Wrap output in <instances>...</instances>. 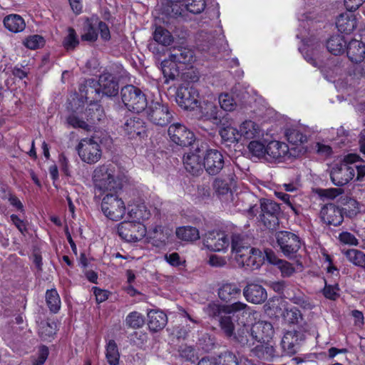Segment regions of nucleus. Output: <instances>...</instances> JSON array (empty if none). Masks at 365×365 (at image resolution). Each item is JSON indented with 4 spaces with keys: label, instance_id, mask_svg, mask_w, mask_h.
Returning a JSON list of instances; mask_svg holds the SVG:
<instances>
[{
    "label": "nucleus",
    "instance_id": "1",
    "mask_svg": "<svg viewBox=\"0 0 365 365\" xmlns=\"http://www.w3.org/2000/svg\"><path fill=\"white\" fill-rule=\"evenodd\" d=\"M105 118V113L102 106L96 102L90 103L85 110L78 115L71 113L66 118V123L73 128H81L86 131L94 130Z\"/></svg>",
    "mask_w": 365,
    "mask_h": 365
},
{
    "label": "nucleus",
    "instance_id": "2",
    "mask_svg": "<svg viewBox=\"0 0 365 365\" xmlns=\"http://www.w3.org/2000/svg\"><path fill=\"white\" fill-rule=\"evenodd\" d=\"M259 212L258 220L267 228L273 230L279 225L281 208L276 202L267 198H261L259 207L255 205L247 210L250 217H255Z\"/></svg>",
    "mask_w": 365,
    "mask_h": 365
},
{
    "label": "nucleus",
    "instance_id": "3",
    "mask_svg": "<svg viewBox=\"0 0 365 365\" xmlns=\"http://www.w3.org/2000/svg\"><path fill=\"white\" fill-rule=\"evenodd\" d=\"M113 165L98 166L93 171V180L95 188L102 192H117L122 188L121 180L115 175Z\"/></svg>",
    "mask_w": 365,
    "mask_h": 365
},
{
    "label": "nucleus",
    "instance_id": "4",
    "mask_svg": "<svg viewBox=\"0 0 365 365\" xmlns=\"http://www.w3.org/2000/svg\"><path fill=\"white\" fill-rule=\"evenodd\" d=\"M360 157L354 153H350L344 157L339 163L334 165L330 173L332 182L339 187L346 185L354 177V168L351 163L359 161Z\"/></svg>",
    "mask_w": 365,
    "mask_h": 365
},
{
    "label": "nucleus",
    "instance_id": "5",
    "mask_svg": "<svg viewBox=\"0 0 365 365\" xmlns=\"http://www.w3.org/2000/svg\"><path fill=\"white\" fill-rule=\"evenodd\" d=\"M120 97L125 106L133 112L140 113L144 110L148 104L145 95L133 85L123 86L120 90Z\"/></svg>",
    "mask_w": 365,
    "mask_h": 365
},
{
    "label": "nucleus",
    "instance_id": "6",
    "mask_svg": "<svg viewBox=\"0 0 365 365\" xmlns=\"http://www.w3.org/2000/svg\"><path fill=\"white\" fill-rule=\"evenodd\" d=\"M212 314L221 313L228 314L238 325L245 326L247 322L245 319L250 317L252 314L251 308L245 303L236 302L230 304L213 305L211 309Z\"/></svg>",
    "mask_w": 365,
    "mask_h": 365
},
{
    "label": "nucleus",
    "instance_id": "7",
    "mask_svg": "<svg viewBox=\"0 0 365 365\" xmlns=\"http://www.w3.org/2000/svg\"><path fill=\"white\" fill-rule=\"evenodd\" d=\"M148 119L153 124L159 126L168 125L173 118V112L167 104L157 101L148 103L145 110Z\"/></svg>",
    "mask_w": 365,
    "mask_h": 365
},
{
    "label": "nucleus",
    "instance_id": "8",
    "mask_svg": "<svg viewBox=\"0 0 365 365\" xmlns=\"http://www.w3.org/2000/svg\"><path fill=\"white\" fill-rule=\"evenodd\" d=\"M101 210L103 214L113 221L120 220L125 212L124 202L116 193L111 192L103 198Z\"/></svg>",
    "mask_w": 365,
    "mask_h": 365
},
{
    "label": "nucleus",
    "instance_id": "9",
    "mask_svg": "<svg viewBox=\"0 0 365 365\" xmlns=\"http://www.w3.org/2000/svg\"><path fill=\"white\" fill-rule=\"evenodd\" d=\"M76 150L81 160L88 164L97 163L102 155L101 146L93 137L82 139Z\"/></svg>",
    "mask_w": 365,
    "mask_h": 365
},
{
    "label": "nucleus",
    "instance_id": "10",
    "mask_svg": "<svg viewBox=\"0 0 365 365\" xmlns=\"http://www.w3.org/2000/svg\"><path fill=\"white\" fill-rule=\"evenodd\" d=\"M277 245L281 252L287 257H294L301 247L299 236L289 231H279L275 234Z\"/></svg>",
    "mask_w": 365,
    "mask_h": 365
},
{
    "label": "nucleus",
    "instance_id": "11",
    "mask_svg": "<svg viewBox=\"0 0 365 365\" xmlns=\"http://www.w3.org/2000/svg\"><path fill=\"white\" fill-rule=\"evenodd\" d=\"M118 233L126 242H138L145 236L146 228L141 222L123 221L118 226Z\"/></svg>",
    "mask_w": 365,
    "mask_h": 365
},
{
    "label": "nucleus",
    "instance_id": "12",
    "mask_svg": "<svg viewBox=\"0 0 365 365\" xmlns=\"http://www.w3.org/2000/svg\"><path fill=\"white\" fill-rule=\"evenodd\" d=\"M199 93L192 86L182 85L178 87L175 101L184 110H194L198 106Z\"/></svg>",
    "mask_w": 365,
    "mask_h": 365
},
{
    "label": "nucleus",
    "instance_id": "13",
    "mask_svg": "<svg viewBox=\"0 0 365 365\" xmlns=\"http://www.w3.org/2000/svg\"><path fill=\"white\" fill-rule=\"evenodd\" d=\"M225 162L222 153L215 149L207 150L204 155L202 165L210 175H216L223 170L225 173L227 169L225 168H230L225 166Z\"/></svg>",
    "mask_w": 365,
    "mask_h": 365
},
{
    "label": "nucleus",
    "instance_id": "14",
    "mask_svg": "<svg viewBox=\"0 0 365 365\" xmlns=\"http://www.w3.org/2000/svg\"><path fill=\"white\" fill-rule=\"evenodd\" d=\"M168 133L171 141L181 147L191 145L195 141L193 133L180 123L170 125Z\"/></svg>",
    "mask_w": 365,
    "mask_h": 365
},
{
    "label": "nucleus",
    "instance_id": "15",
    "mask_svg": "<svg viewBox=\"0 0 365 365\" xmlns=\"http://www.w3.org/2000/svg\"><path fill=\"white\" fill-rule=\"evenodd\" d=\"M303 333L298 331H287L281 341L283 355L293 356L300 348V344L304 340Z\"/></svg>",
    "mask_w": 365,
    "mask_h": 365
},
{
    "label": "nucleus",
    "instance_id": "16",
    "mask_svg": "<svg viewBox=\"0 0 365 365\" xmlns=\"http://www.w3.org/2000/svg\"><path fill=\"white\" fill-rule=\"evenodd\" d=\"M289 158L288 145L277 140L269 142L267 145L265 160L269 163H280Z\"/></svg>",
    "mask_w": 365,
    "mask_h": 365
},
{
    "label": "nucleus",
    "instance_id": "17",
    "mask_svg": "<svg viewBox=\"0 0 365 365\" xmlns=\"http://www.w3.org/2000/svg\"><path fill=\"white\" fill-rule=\"evenodd\" d=\"M213 305H219V304L215 302L209 303L205 309V312L210 317H218L220 329L227 337L231 338L234 335L235 323L237 322L231 317L230 314L221 313V311L219 312V314L216 313L215 314H212V312L210 309H211Z\"/></svg>",
    "mask_w": 365,
    "mask_h": 365
},
{
    "label": "nucleus",
    "instance_id": "18",
    "mask_svg": "<svg viewBox=\"0 0 365 365\" xmlns=\"http://www.w3.org/2000/svg\"><path fill=\"white\" fill-rule=\"evenodd\" d=\"M125 135L130 139L144 138L146 135V125L145 121L138 117L133 116L125 120L122 125Z\"/></svg>",
    "mask_w": 365,
    "mask_h": 365
},
{
    "label": "nucleus",
    "instance_id": "19",
    "mask_svg": "<svg viewBox=\"0 0 365 365\" xmlns=\"http://www.w3.org/2000/svg\"><path fill=\"white\" fill-rule=\"evenodd\" d=\"M230 238L225 232H210L204 240V245L213 252H220L226 250L230 245Z\"/></svg>",
    "mask_w": 365,
    "mask_h": 365
},
{
    "label": "nucleus",
    "instance_id": "20",
    "mask_svg": "<svg viewBox=\"0 0 365 365\" xmlns=\"http://www.w3.org/2000/svg\"><path fill=\"white\" fill-rule=\"evenodd\" d=\"M200 153L202 150L196 147L183 156V165L185 170L193 175H197L202 171Z\"/></svg>",
    "mask_w": 365,
    "mask_h": 365
},
{
    "label": "nucleus",
    "instance_id": "21",
    "mask_svg": "<svg viewBox=\"0 0 365 365\" xmlns=\"http://www.w3.org/2000/svg\"><path fill=\"white\" fill-rule=\"evenodd\" d=\"M322 221L330 225L338 226L344 220L341 210L334 204L325 205L320 211Z\"/></svg>",
    "mask_w": 365,
    "mask_h": 365
},
{
    "label": "nucleus",
    "instance_id": "22",
    "mask_svg": "<svg viewBox=\"0 0 365 365\" xmlns=\"http://www.w3.org/2000/svg\"><path fill=\"white\" fill-rule=\"evenodd\" d=\"M246 300L253 304H262L267 299L266 289L257 283H248L243 289Z\"/></svg>",
    "mask_w": 365,
    "mask_h": 365
},
{
    "label": "nucleus",
    "instance_id": "23",
    "mask_svg": "<svg viewBox=\"0 0 365 365\" xmlns=\"http://www.w3.org/2000/svg\"><path fill=\"white\" fill-rule=\"evenodd\" d=\"M97 85L100 86L103 94L107 96H115L118 93V82L116 77L108 72L100 75Z\"/></svg>",
    "mask_w": 365,
    "mask_h": 365
},
{
    "label": "nucleus",
    "instance_id": "24",
    "mask_svg": "<svg viewBox=\"0 0 365 365\" xmlns=\"http://www.w3.org/2000/svg\"><path fill=\"white\" fill-rule=\"evenodd\" d=\"M259 344L251 349L252 354L262 361H271L277 356L276 350L270 341H255Z\"/></svg>",
    "mask_w": 365,
    "mask_h": 365
},
{
    "label": "nucleus",
    "instance_id": "25",
    "mask_svg": "<svg viewBox=\"0 0 365 365\" xmlns=\"http://www.w3.org/2000/svg\"><path fill=\"white\" fill-rule=\"evenodd\" d=\"M231 252L233 257L244 253L251 247V238L245 233H233L230 237Z\"/></svg>",
    "mask_w": 365,
    "mask_h": 365
},
{
    "label": "nucleus",
    "instance_id": "26",
    "mask_svg": "<svg viewBox=\"0 0 365 365\" xmlns=\"http://www.w3.org/2000/svg\"><path fill=\"white\" fill-rule=\"evenodd\" d=\"M168 323V317L162 311L152 309L148 313V326L153 333L163 330Z\"/></svg>",
    "mask_w": 365,
    "mask_h": 365
},
{
    "label": "nucleus",
    "instance_id": "27",
    "mask_svg": "<svg viewBox=\"0 0 365 365\" xmlns=\"http://www.w3.org/2000/svg\"><path fill=\"white\" fill-rule=\"evenodd\" d=\"M251 334L255 341H269L274 334V329L271 323L267 322H258L251 328Z\"/></svg>",
    "mask_w": 365,
    "mask_h": 365
},
{
    "label": "nucleus",
    "instance_id": "28",
    "mask_svg": "<svg viewBox=\"0 0 365 365\" xmlns=\"http://www.w3.org/2000/svg\"><path fill=\"white\" fill-rule=\"evenodd\" d=\"M227 173L224 178H217L213 182V188L215 192L220 195H224L228 193L230 190V185L235 181V175L231 168H225Z\"/></svg>",
    "mask_w": 365,
    "mask_h": 365
},
{
    "label": "nucleus",
    "instance_id": "29",
    "mask_svg": "<svg viewBox=\"0 0 365 365\" xmlns=\"http://www.w3.org/2000/svg\"><path fill=\"white\" fill-rule=\"evenodd\" d=\"M241 257L242 255L238 257V267L246 270L257 269L264 262V257L259 249L253 250L252 255H250L247 260L243 261V259H241Z\"/></svg>",
    "mask_w": 365,
    "mask_h": 365
},
{
    "label": "nucleus",
    "instance_id": "30",
    "mask_svg": "<svg viewBox=\"0 0 365 365\" xmlns=\"http://www.w3.org/2000/svg\"><path fill=\"white\" fill-rule=\"evenodd\" d=\"M346 53L349 60L354 63H359L365 58V45L359 44L356 39L351 40L346 45Z\"/></svg>",
    "mask_w": 365,
    "mask_h": 365
},
{
    "label": "nucleus",
    "instance_id": "31",
    "mask_svg": "<svg viewBox=\"0 0 365 365\" xmlns=\"http://www.w3.org/2000/svg\"><path fill=\"white\" fill-rule=\"evenodd\" d=\"M217 294L223 302H230L237 299L241 294V289L235 283H224L218 289Z\"/></svg>",
    "mask_w": 365,
    "mask_h": 365
},
{
    "label": "nucleus",
    "instance_id": "32",
    "mask_svg": "<svg viewBox=\"0 0 365 365\" xmlns=\"http://www.w3.org/2000/svg\"><path fill=\"white\" fill-rule=\"evenodd\" d=\"M336 26L339 32L350 34L357 26L356 16L354 14H341L336 19Z\"/></svg>",
    "mask_w": 365,
    "mask_h": 365
},
{
    "label": "nucleus",
    "instance_id": "33",
    "mask_svg": "<svg viewBox=\"0 0 365 365\" xmlns=\"http://www.w3.org/2000/svg\"><path fill=\"white\" fill-rule=\"evenodd\" d=\"M98 17L93 15L90 18H86L83 26V34L81 35V40L89 42H94L98 39V32L95 26L98 25Z\"/></svg>",
    "mask_w": 365,
    "mask_h": 365
},
{
    "label": "nucleus",
    "instance_id": "34",
    "mask_svg": "<svg viewBox=\"0 0 365 365\" xmlns=\"http://www.w3.org/2000/svg\"><path fill=\"white\" fill-rule=\"evenodd\" d=\"M309 132L302 127L290 128L286 130L287 140L293 145H301L307 141Z\"/></svg>",
    "mask_w": 365,
    "mask_h": 365
},
{
    "label": "nucleus",
    "instance_id": "35",
    "mask_svg": "<svg viewBox=\"0 0 365 365\" xmlns=\"http://www.w3.org/2000/svg\"><path fill=\"white\" fill-rule=\"evenodd\" d=\"M160 68L165 78V83L168 84L170 81L175 80L180 75L177 63L170 58L161 62Z\"/></svg>",
    "mask_w": 365,
    "mask_h": 365
},
{
    "label": "nucleus",
    "instance_id": "36",
    "mask_svg": "<svg viewBox=\"0 0 365 365\" xmlns=\"http://www.w3.org/2000/svg\"><path fill=\"white\" fill-rule=\"evenodd\" d=\"M4 26L6 29L13 33L22 31L26 27L24 19L19 14H9L3 20Z\"/></svg>",
    "mask_w": 365,
    "mask_h": 365
},
{
    "label": "nucleus",
    "instance_id": "37",
    "mask_svg": "<svg viewBox=\"0 0 365 365\" xmlns=\"http://www.w3.org/2000/svg\"><path fill=\"white\" fill-rule=\"evenodd\" d=\"M346 41L339 34L331 36L327 41V48L331 53L337 56L342 54L346 47Z\"/></svg>",
    "mask_w": 365,
    "mask_h": 365
},
{
    "label": "nucleus",
    "instance_id": "38",
    "mask_svg": "<svg viewBox=\"0 0 365 365\" xmlns=\"http://www.w3.org/2000/svg\"><path fill=\"white\" fill-rule=\"evenodd\" d=\"M169 58L177 64H186L192 61L194 53L192 50L187 48L181 47L179 48H174L169 55Z\"/></svg>",
    "mask_w": 365,
    "mask_h": 365
},
{
    "label": "nucleus",
    "instance_id": "39",
    "mask_svg": "<svg viewBox=\"0 0 365 365\" xmlns=\"http://www.w3.org/2000/svg\"><path fill=\"white\" fill-rule=\"evenodd\" d=\"M240 136L245 139H253L259 137L260 129L259 125L252 120H245L240 126Z\"/></svg>",
    "mask_w": 365,
    "mask_h": 365
},
{
    "label": "nucleus",
    "instance_id": "40",
    "mask_svg": "<svg viewBox=\"0 0 365 365\" xmlns=\"http://www.w3.org/2000/svg\"><path fill=\"white\" fill-rule=\"evenodd\" d=\"M232 339L242 346L251 347L255 344L253 335L251 334V329L249 330L245 326L234 332Z\"/></svg>",
    "mask_w": 365,
    "mask_h": 365
},
{
    "label": "nucleus",
    "instance_id": "41",
    "mask_svg": "<svg viewBox=\"0 0 365 365\" xmlns=\"http://www.w3.org/2000/svg\"><path fill=\"white\" fill-rule=\"evenodd\" d=\"M128 206V216L129 217L135 221L140 222L148 220L150 217V210L148 209L144 203H140L130 208Z\"/></svg>",
    "mask_w": 365,
    "mask_h": 365
},
{
    "label": "nucleus",
    "instance_id": "42",
    "mask_svg": "<svg viewBox=\"0 0 365 365\" xmlns=\"http://www.w3.org/2000/svg\"><path fill=\"white\" fill-rule=\"evenodd\" d=\"M175 233L178 238L183 241L193 242L200 238L198 230L191 226L178 227Z\"/></svg>",
    "mask_w": 365,
    "mask_h": 365
},
{
    "label": "nucleus",
    "instance_id": "43",
    "mask_svg": "<svg viewBox=\"0 0 365 365\" xmlns=\"http://www.w3.org/2000/svg\"><path fill=\"white\" fill-rule=\"evenodd\" d=\"M344 207L341 209L343 215L349 218L355 217L360 211L359 203L351 197H346L342 200Z\"/></svg>",
    "mask_w": 365,
    "mask_h": 365
},
{
    "label": "nucleus",
    "instance_id": "44",
    "mask_svg": "<svg viewBox=\"0 0 365 365\" xmlns=\"http://www.w3.org/2000/svg\"><path fill=\"white\" fill-rule=\"evenodd\" d=\"M181 0H164L163 10L171 17L182 16L184 12L182 4H180Z\"/></svg>",
    "mask_w": 365,
    "mask_h": 365
},
{
    "label": "nucleus",
    "instance_id": "45",
    "mask_svg": "<svg viewBox=\"0 0 365 365\" xmlns=\"http://www.w3.org/2000/svg\"><path fill=\"white\" fill-rule=\"evenodd\" d=\"M46 302L52 313H57L61 308V299L56 289H48L46 292Z\"/></svg>",
    "mask_w": 365,
    "mask_h": 365
},
{
    "label": "nucleus",
    "instance_id": "46",
    "mask_svg": "<svg viewBox=\"0 0 365 365\" xmlns=\"http://www.w3.org/2000/svg\"><path fill=\"white\" fill-rule=\"evenodd\" d=\"M106 357L110 365H118L119 364L120 353L114 340H110L108 342L106 348Z\"/></svg>",
    "mask_w": 365,
    "mask_h": 365
},
{
    "label": "nucleus",
    "instance_id": "47",
    "mask_svg": "<svg viewBox=\"0 0 365 365\" xmlns=\"http://www.w3.org/2000/svg\"><path fill=\"white\" fill-rule=\"evenodd\" d=\"M96 86H97V81L92 78L87 79L79 86L78 91L82 97L89 99L93 98L91 96V95L98 93V89L96 88Z\"/></svg>",
    "mask_w": 365,
    "mask_h": 365
},
{
    "label": "nucleus",
    "instance_id": "48",
    "mask_svg": "<svg viewBox=\"0 0 365 365\" xmlns=\"http://www.w3.org/2000/svg\"><path fill=\"white\" fill-rule=\"evenodd\" d=\"M201 112L206 120H211L214 123H218L220 121L221 117L218 114V108L212 103H207L204 108L202 107Z\"/></svg>",
    "mask_w": 365,
    "mask_h": 365
},
{
    "label": "nucleus",
    "instance_id": "49",
    "mask_svg": "<svg viewBox=\"0 0 365 365\" xmlns=\"http://www.w3.org/2000/svg\"><path fill=\"white\" fill-rule=\"evenodd\" d=\"M125 324L128 327L133 329H140L145 324V318L143 314L134 311L126 317Z\"/></svg>",
    "mask_w": 365,
    "mask_h": 365
},
{
    "label": "nucleus",
    "instance_id": "50",
    "mask_svg": "<svg viewBox=\"0 0 365 365\" xmlns=\"http://www.w3.org/2000/svg\"><path fill=\"white\" fill-rule=\"evenodd\" d=\"M345 255L354 264L365 268V254L362 251L351 249L345 252Z\"/></svg>",
    "mask_w": 365,
    "mask_h": 365
},
{
    "label": "nucleus",
    "instance_id": "51",
    "mask_svg": "<svg viewBox=\"0 0 365 365\" xmlns=\"http://www.w3.org/2000/svg\"><path fill=\"white\" fill-rule=\"evenodd\" d=\"M62 43L66 51H73L78 46L79 40L74 29H68V34L64 37Z\"/></svg>",
    "mask_w": 365,
    "mask_h": 365
},
{
    "label": "nucleus",
    "instance_id": "52",
    "mask_svg": "<svg viewBox=\"0 0 365 365\" xmlns=\"http://www.w3.org/2000/svg\"><path fill=\"white\" fill-rule=\"evenodd\" d=\"M154 41L162 46H168L173 41L170 33L161 26L157 27L153 34Z\"/></svg>",
    "mask_w": 365,
    "mask_h": 365
},
{
    "label": "nucleus",
    "instance_id": "53",
    "mask_svg": "<svg viewBox=\"0 0 365 365\" xmlns=\"http://www.w3.org/2000/svg\"><path fill=\"white\" fill-rule=\"evenodd\" d=\"M185 4L182 5L185 10L194 14L202 12L206 6L205 0H185Z\"/></svg>",
    "mask_w": 365,
    "mask_h": 365
},
{
    "label": "nucleus",
    "instance_id": "54",
    "mask_svg": "<svg viewBox=\"0 0 365 365\" xmlns=\"http://www.w3.org/2000/svg\"><path fill=\"white\" fill-rule=\"evenodd\" d=\"M46 43L44 38L38 34L27 36L23 41V44L31 50L38 49L43 47Z\"/></svg>",
    "mask_w": 365,
    "mask_h": 365
},
{
    "label": "nucleus",
    "instance_id": "55",
    "mask_svg": "<svg viewBox=\"0 0 365 365\" xmlns=\"http://www.w3.org/2000/svg\"><path fill=\"white\" fill-rule=\"evenodd\" d=\"M250 153L257 158H263L265 159L267 146L257 140H252L248 145Z\"/></svg>",
    "mask_w": 365,
    "mask_h": 365
},
{
    "label": "nucleus",
    "instance_id": "56",
    "mask_svg": "<svg viewBox=\"0 0 365 365\" xmlns=\"http://www.w3.org/2000/svg\"><path fill=\"white\" fill-rule=\"evenodd\" d=\"M312 44L311 43V41L306 40L304 41V46L302 48H299V50L309 63L314 66H317V63L315 58L316 53L314 52V49L312 47Z\"/></svg>",
    "mask_w": 365,
    "mask_h": 365
},
{
    "label": "nucleus",
    "instance_id": "57",
    "mask_svg": "<svg viewBox=\"0 0 365 365\" xmlns=\"http://www.w3.org/2000/svg\"><path fill=\"white\" fill-rule=\"evenodd\" d=\"M220 135L225 141L230 143L238 142L240 137L239 130L232 126L222 128Z\"/></svg>",
    "mask_w": 365,
    "mask_h": 365
},
{
    "label": "nucleus",
    "instance_id": "58",
    "mask_svg": "<svg viewBox=\"0 0 365 365\" xmlns=\"http://www.w3.org/2000/svg\"><path fill=\"white\" fill-rule=\"evenodd\" d=\"M180 356L187 361L195 363L197 359L195 349L191 346L183 344L178 349Z\"/></svg>",
    "mask_w": 365,
    "mask_h": 365
},
{
    "label": "nucleus",
    "instance_id": "59",
    "mask_svg": "<svg viewBox=\"0 0 365 365\" xmlns=\"http://www.w3.org/2000/svg\"><path fill=\"white\" fill-rule=\"evenodd\" d=\"M219 103L221 108L226 111L234 110L236 108V103L233 97L227 93L220 95Z\"/></svg>",
    "mask_w": 365,
    "mask_h": 365
},
{
    "label": "nucleus",
    "instance_id": "60",
    "mask_svg": "<svg viewBox=\"0 0 365 365\" xmlns=\"http://www.w3.org/2000/svg\"><path fill=\"white\" fill-rule=\"evenodd\" d=\"M316 192L322 199L333 200L343 193L341 188L317 189Z\"/></svg>",
    "mask_w": 365,
    "mask_h": 365
},
{
    "label": "nucleus",
    "instance_id": "61",
    "mask_svg": "<svg viewBox=\"0 0 365 365\" xmlns=\"http://www.w3.org/2000/svg\"><path fill=\"white\" fill-rule=\"evenodd\" d=\"M290 301L304 309H312L313 307L309 298L304 294L294 295L290 298Z\"/></svg>",
    "mask_w": 365,
    "mask_h": 365
},
{
    "label": "nucleus",
    "instance_id": "62",
    "mask_svg": "<svg viewBox=\"0 0 365 365\" xmlns=\"http://www.w3.org/2000/svg\"><path fill=\"white\" fill-rule=\"evenodd\" d=\"M339 290L338 284L328 285L325 282V287L323 289V294L327 299L336 300L339 297V294L338 293Z\"/></svg>",
    "mask_w": 365,
    "mask_h": 365
},
{
    "label": "nucleus",
    "instance_id": "63",
    "mask_svg": "<svg viewBox=\"0 0 365 365\" xmlns=\"http://www.w3.org/2000/svg\"><path fill=\"white\" fill-rule=\"evenodd\" d=\"M287 317L288 318L289 322L293 324H298L303 319L301 312L296 307H292L287 310Z\"/></svg>",
    "mask_w": 365,
    "mask_h": 365
},
{
    "label": "nucleus",
    "instance_id": "64",
    "mask_svg": "<svg viewBox=\"0 0 365 365\" xmlns=\"http://www.w3.org/2000/svg\"><path fill=\"white\" fill-rule=\"evenodd\" d=\"M277 267L283 277H289L295 272V268L294 266L290 262L283 259Z\"/></svg>",
    "mask_w": 365,
    "mask_h": 365
}]
</instances>
